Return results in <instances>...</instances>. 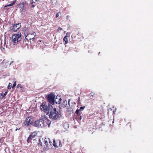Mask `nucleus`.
<instances>
[{
	"instance_id": "nucleus-30",
	"label": "nucleus",
	"mask_w": 153,
	"mask_h": 153,
	"mask_svg": "<svg viewBox=\"0 0 153 153\" xmlns=\"http://www.w3.org/2000/svg\"><path fill=\"white\" fill-rule=\"evenodd\" d=\"M65 125L67 126V127H68V125L67 123H65L64 124V126H65Z\"/></svg>"
},
{
	"instance_id": "nucleus-15",
	"label": "nucleus",
	"mask_w": 153,
	"mask_h": 153,
	"mask_svg": "<svg viewBox=\"0 0 153 153\" xmlns=\"http://www.w3.org/2000/svg\"><path fill=\"white\" fill-rule=\"evenodd\" d=\"M90 94L91 96H90L89 97L91 99H93L94 97H95L96 94L94 92H91Z\"/></svg>"
},
{
	"instance_id": "nucleus-41",
	"label": "nucleus",
	"mask_w": 153,
	"mask_h": 153,
	"mask_svg": "<svg viewBox=\"0 0 153 153\" xmlns=\"http://www.w3.org/2000/svg\"><path fill=\"white\" fill-rule=\"evenodd\" d=\"M113 112H115V111H113Z\"/></svg>"
},
{
	"instance_id": "nucleus-4",
	"label": "nucleus",
	"mask_w": 153,
	"mask_h": 153,
	"mask_svg": "<svg viewBox=\"0 0 153 153\" xmlns=\"http://www.w3.org/2000/svg\"><path fill=\"white\" fill-rule=\"evenodd\" d=\"M22 39V36L20 33L14 34L12 37L13 41L16 43L20 41Z\"/></svg>"
},
{
	"instance_id": "nucleus-35",
	"label": "nucleus",
	"mask_w": 153,
	"mask_h": 153,
	"mask_svg": "<svg viewBox=\"0 0 153 153\" xmlns=\"http://www.w3.org/2000/svg\"><path fill=\"white\" fill-rule=\"evenodd\" d=\"M81 118H82V117H81V116H80V120H81Z\"/></svg>"
},
{
	"instance_id": "nucleus-25",
	"label": "nucleus",
	"mask_w": 153,
	"mask_h": 153,
	"mask_svg": "<svg viewBox=\"0 0 153 153\" xmlns=\"http://www.w3.org/2000/svg\"><path fill=\"white\" fill-rule=\"evenodd\" d=\"M13 61H11L10 63H9V62H7L6 63V64H9V65H10L13 62Z\"/></svg>"
},
{
	"instance_id": "nucleus-22",
	"label": "nucleus",
	"mask_w": 153,
	"mask_h": 153,
	"mask_svg": "<svg viewBox=\"0 0 153 153\" xmlns=\"http://www.w3.org/2000/svg\"><path fill=\"white\" fill-rule=\"evenodd\" d=\"M12 85V84L11 83H9L8 86L7 88L9 89H10L11 88Z\"/></svg>"
},
{
	"instance_id": "nucleus-33",
	"label": "nucleus",
	"mask_w": 153,
	"mask_h": 153,
	"mask_svg": "<svg viewBox=\"0 0 153 153\" xmlns=\"http://www.w3.org/2000/svg\"><path fill=\"white\" fill-rule=\"evenodd\" d=\"M35 6L33 5H32L31 6V7H32V8H33Z\"/></svg>"
},
{
	"instance_id": "nucleus-6",
	"label": "nucleus",
	"mask_w": 153,
	"mask_h": 153,
	"mask_svg": "<svg viewBox=\"0 0 153 153\" xmlns=\"http://www.w3.org/2000/svg\"><path fill=\"white\" fill-rule=\"evenodd\" d=\"M25 29H27V28H25V31L24 32L25 35V39L27 40H29L31 39H34L35 36V33L34 32H33L31 34L28 33Z\"/></svg>"
},
{
	"instance_id": "nucleus-5",
	"label": "nucleus",
	"mask_w": 153,
	"mask_h": 153,
	"mask_svg": "<svg viewBox=\"0 0 153 153\" xmlns=\"http://www.w3.org/2000/svg\"><path fill=\"white\" fill-rule=\"evenodd\" d=\"M43 122L42 116L40 119L36 120L34 122V125L36 127L39 128L44 127V124H43Z\"/></svg>"
},
{
	"instance_id": "nucleus-12",
	"label": "nucleus",
	"mask_w": 153,
	"mask_h": 153,
	"mask_svg": "<svg viewBox=\"0 0 153 153\" xmlns=\"http://www.w3.org/2000/svg\"><path fill=\"white\" fill-rule=\"evenodd\" d=\"M37 133L35 132H33L31 134L30 136L28 137L27 141L28 142L30 140H32L34 137H35V136H36Z\"/></svg>"
},
{
	"instance_id": "nucleus-8",
	"label": "nucleus",
	"mask_w": 153,
	"mask_h": 153,
	"mask_svg": "<svg viewBox=\"0 0 153 153\" xmlns=\"http://www.w3.org/2000/svg\"><path fill=\"white\" fill-rule=\"evenodd\" d=\"M42 118L43 119V124H44V127L48 126L49 127L51 124V122L45 116H42Z\"/></svg>"
},
{
	"instance_id": "nucleus-31",
	"label": "nucleus",
	"mask_w": 153,
	"mask_h": 153,
	"mask_svg": "<svg viewBox=\"0 0 153 153\" xmlns=\"http://www.w3.org/2000/svg\"><path fill=\"white\" fill-rule=\"evenodd\" d=\"M20 87V88H22V87H21V85L19 84L17 86V87Z\"/></svg>"
},
{
	"instance_id": "nucleus-36",
	"label": "nucleus",
	"mask_w": 153,
	"mask_h": 153,
	"mask_svg": "<svg viewBox=\"0 0 153 153\" xmlns=\"http://www.w3.org/2000/svg\"><path fill=\"white\" fill-rule=\"evenodd\" d=\"M54 0H51V2H52V1H54Z\"/></svg>"
},
{
	"instance_id": "nucleus-17",
	"label": "nucleus",
	"mask_w": 153,
	"mask_h": 153,
	"mask_svg": "<svg viewBox=\"0 0 153 153\" xmlns=\"http://www.w3.org/2000/svg\"><path fill=\"white\" fill-rule=\"evenodd\" d=\"M16 1H14L12 2L10 4L7 5L5 6L4 7H9L13 5L15 3Z\"/></svg>"
},
{
	"instance_id": "nucleus-39",
	"label": "nucleus",
	"mask_w": 153,
	"mask_h": 153,
	"mask_svg": "<svg viewBox=\"0 0 153 153\" xmlns=\"http://www.w3.org/2000/svg\"><path fill=\"white\" fill-rule=\"evenodd\" d=\"M130 124V123H128V124Z\"/></svg>"
},
{
	"instance_id": "nucleus-9",
	"label": "nucleus",
	"mask_w": 153,
	"mask_h": 153,
	"mask_svg": "<svg viewBox=\"0 0 153 153\" xmlns=\"http://www.w3.org/2000/svg\"><path fill=\"white\" fill-rule=\"evenodd\" d=\"M48 140L49 141V144L48 143V141L44 139L43 138H42V141L43 142V143L45 144L46 146V148H44V150H45L46 149H48L51 146L52 143L50 141L49 139H48Z\"/></svg>"
},
{
	"instance_id": "nucleus-10",
	"label": "nucleus",
	"mask_w": 153,
	"mask_h": 153,
	"mask_svg": "<svg viewBox=\"0 0 153 153\" xmlns=\"http://www.w3.org/2000/svg\"><path fill=\"white\" fill-rule=\"evenodd\" d=\"M53 146L54 147H59L61 146L62 145L61 144V142L60 140H58L55 141V140H54L53 141Z\"/></svg>"
},
{
	"instance_id": "nucleus-37",
	"label": "nucleus",
	"mask_w": 153,
	"mask_h": 153,
	"mask_svg": "<svg viewBox=\"0 0 153 153\" xmlns=\"http://www.w3.org/2000/svg\"><path fill=\"white\" fill-rule=\"evenodd\" d=\"M74 118L76 119V117H74Z\"/></svg>"
},
{
	"instance_id": "nucleus-26",
	"label": "nucleus",
	"mask_w": 153,
	"mask_h": 153,
	"mask_svg": "<svg viewBox=\"0 0 153 153\" xmlns=\"http://www.w3.org/2000/svg\"><path fill=\"white\" fill-rule=\"evenodd\" d=\"M16 82L15 81V82L14 83V84L13 85L12 88H14L16 86Z\"/></svg>"
},
{
	"instance_id": "nucleus-19",
	"label": "nucleus",
	"mask_w": 153,
	"mask_h": 153,
	"mask_svg": "<svg viewBox=\"0 0 153 153\" xmlns=\"http://www.w3.org/2000/svg\"><path fill=\"white\" fill-rule=\"evenodd\" d=\"M39 144L42 146V143H43V142L42 141V139H39Z\"/></svg>"
},
{
	"instance_id": "nucleus-28",
	"label": "nucleus",
	"mask_w": 153,
	"mask_h": 153,
	"mask_svg": "<svg viewBox=\"0 0 153 153\" xmlns=\"http://www.w3.org/2000/svg\"><path fill=\"white\" fill-rule=\"evenodd\" d=\"M62 30V28H61V27H59L57 29V30L58 31H59V30Z\"/></svg>"
},
{
	"instance_id": "nucleus-24",
	"label": "nucleus",
	"mask_w": 153,
	"mask_h": 153,
	"mask_svg": "<svg viewBox=\"0 0 153 153\" xmlns=\"http://www.w3.org/2000/svg\"><path fill=\"white\" fill-rule=\"evenodd\" d=\"M37 1V0H30V2L31 4L35 3Z\"/></svg>"
},
{
	"instance_id": "nucleus-16",
	"label": "nucleus",
	"mask_w": 153,
	"mask_h": 153,
	"mask_svg": "<svg viewBox=\"0 0 153 153\" xmlns=\"http://www.w3.org/2000/svg\"><path fill=\"white\" fill-rule=\"evenodd\" d=\"M85 108V106H83L80 107L79 109H77V116L79 115V111L83 110Z\"/></svg>"
},
{
	"instance_id": "nucleus-7",
	"label": "nucleus",
	"mask_w": 153,
	"mask_h": 153,
	"mask_svg": "<svg viewBox=\"0 0 153 153\" xmlns=\"http://www.w3.org/2000/svg\"><path fill=\"white\" fill-rule=\"evenodd\" d=\"M21 26V23H18L17 24H13L10 27V30L16 32L17 30L19 29Z\"/></svg>"
},
{
	"instance_id": "nucleus-11",
	"label": "nucleus",
	"mask_w": 153,
	"mask_h": 153,
	"mask_svg": "<svg viewBox=\"0 0 153 153\" xmlns=\"http://www.w3.org/2000/svg\"><path fill=\"white\" fill-rule=\"evenodd\" d=\"M32 122V120L31 117H28L26 118L25 124L26 126H28L31 124Z\"/></svg>"
},
{
	"instance_id": "nucleus-27",
	"label": "nucleus",
	"mask_w": 153,
	"mask_h": 153,
	"mask_svg": "<svg viewBox=\"0 0 153 153\" xmlns=\"http://www.w3.org/2000/svg\"><path fill=\"white\" fill-rule=\"evenodd\" d=\"M78 99H79L77 101L78 102V104H79L80 105V104H81V103L80 102V97H78Z\"/></svg>"
},
{
	"instance_id": "nucleus-40",
	"label": "nucleus",
	"mask_w": 153,
	"mask_h": 153,
	"mask_svg": "<svg viewBox=\"0 0 153 153\" xmlns=\"http://www.w3.org/2000/svg\"><path fill=\"white\" fill-rule=\"evenodd\" d=\"M65 32H65H65H64V33H65Z\"/></svg>"
},
{
	"instance_id": "nucleus-23",
	"label": "nucleus",
	"mask_w": 153,
	"mask_h": 153,
	"mask_svg": "<svg viewBox=\"0 0 153 153\" xmlns=\"http://www.w3.org/2000/svg\"><path fill=\"white\" fill-rule=\"evenodd\" d=\"M67 105V101L66 100L63 101V106L64 107H65Z\"/></svg>"
},
{
	"instance_id": "nucleus-29",
	"label": "nucleus",
	"mask_w": 153,
	"mask_h": 153,
	"mask_svg": "<svg viewBox=\"0 0 153 153\" xmlns=\"http://www.w3.org/2000/svg\"><path fill=\"white\" fill-rule=\"evenodd\" d=\"M56 18H57L59 17V13H57L56 14Z\"/></svg>"
},
{
	"instance_id": "nucleus-18",
	"label": "nucleus",
	"mask_w": 153,
	"mask_h": 153,
	"mask_svg": "<svg viewBox=\"0 0 153 153\" xmlns=\"http://www.w3.org/2000/svg\"><path fill=\"white\" fill-rule=\"evenodd\" d=\"M19 5L21 6V8L22 9V10L24 8V3L23 2L20 3L19 4Z\"/></svg>"
},
{
	"instance_id": "nucleus-42",
	"label": "nucleus",
	"mask_w": 153,
	"mask_h": 153,
	"mask_svg": "<svg viewBox=\"0 0 153 153\" xmlns=\"http://www.w3.org/2000/svg\"><path fill=\"white\" fill-rule=\"evenodd\" d=\"M113 112H115V111H113Z\"/></svg>"
},
{
	"instance_id": "nucleus-32",
	"label": "nucleus",
	"mask_w": 153,
	"mask_h": 153,
	"mask_svg": "<svg viewBox=\"0 0 153 153\" xmlns=\"http://www.w3.org/2000/svg\"><path fill=\"white\" fill-rule=\"evenodd\" d=\"M69 19V16H67L66 17V19Z\"/></svg>"
},
{
	"instance_id": "nucleus-20",
	"label": "nucleus",
	"mask_w": 153,
	"mask_h": 153,
	"mask_svg": "<svg viewBox=\"0 0 153 153\" xmlns=\"http://www.w3.org/2000/svg\"><path fill=\"white\" fill-rule=\"evenodd\" d=\"M7 94V91H6L4 93H2L1 94V95L3 97H4Z\"/></svg>"
},
{
	"instance_id": "nucleus-1",
	"label": "nucleus",
	"mask_w": 153,
	"mask_h": 153,
	"mask_svg": "<svg viewBox=\"0 0 153 153\" xmlns=\"http://www.w3.org/2000/svg\"><path fill=\"white\" fill-rule=\"evenodd\" d=\"M55 96L53 94H51L48 96V99L50 102L52 104H54V101L56 104H59L61 103V99L60 97L58 96L56 97V98L54 100Z\"/></svg>"
},
{
	"instance_id": "nucleus-14",
	"label": "nucleus",
	"mask_w": 153,
	"mask_h": 153,
	"mask_svg": "<svg viewBox=\"0 0 153 153\" xmlns=\"http://www.w3.org/2000/svg\"><path fill=\"white\" fill-rule=\"evenodd\" d=\"M7 48V46L5 45V42L4 41V44L3 45L2 42H1V46L0 48L1 51H4L5 50V49Z\"/></svg>"
},
{
	"instance_id": "nucleus-34",
	"label": "nucleus",
	"mask_w": 153,
	"mask_h": 153,
	"mask_svg": "<svg viewBox=\"0 0 153 153\" xmlns=\"http://www.w3.org/2000/svg\"><path fill=\"white\" fill-rule=\"evenodd\" d=\"M20 129V128H16V131H17L18 130H19Z\"/></svg>"
},
{
	"instance_id": "nucleus-3",
	"label": "nucleus",
	"mask_w": 153,
	"mask_h": 153,
	"mask_svg": "<svg viewBox=\"0 0 153 153\" xmlns=\"http://www.w3.org/2000/svg\"><path fill=\"white\" fill-rule=\"evenodd\" d=\"M40 108L44 112L48 114L49 113L51 109L53 108V107L51 105H48L47 106L45 103H42L40 106Z\"/></svg>"
},
{
	"instance_id": "nucleus-21",
	"label": "nucleus",
	"mask_w": 153,
	"mask_h": 153,
	"mask_svg": "<svg viewBox=\"0 0 153 153\" xmlns=\"http://www.w3.org/2000/svg\"><path fill=\"white\" fill-rule=\"evenodd\" d=\"M57 2V1L56 0H54V1H52V4L54 5L56 4Z\"/></svg>"
},
{
	"instance_id": "nucleus-38",
	"label": "nucleus",
	"mask_w": 153,
	"mask_h": 153,
	"mask_svg": "<svg viewBox=\"0 0 153 153\" xmlns=\"http://www.w3.org/2000/svg\"><path fill=\"white\" fill-rule=\"evenodd\" d=\"M76 113V110L75 111V113Z\"/></svg>"
},
{
	"instance_id": "nucleus-13",
	"label": "nucleus",
	"mask_w": 153,
	"mask_h": 153,
	"mask_svg": "<svg viewBox=\"0 0 153 153\" xmlns=\"http://www.w3.org/2000/svg\"><path fill=\"white\" fill-rule=\"evenodd\" d=\"M70 35V33L69 32H68L66 34V35L64 37L63 39V40L65 42V44H67L68 43V39L67 38L68 37H69Z\"/></svg>"
},
{
	"instance_id": "nucleus-2",
	"label": "nucleus",
	"mask_w": 153,
	"mask_h": 153,
	"mask_svg": "<svg viewBox=\"0 0 153 153\" xmlns=\"http://www.w3.org/2000/svg\"><path fill=\"white\" fill-rule=\"evenodd\" d=\"M56 108L51 109L50 111V118L52 119L56 120L60 116V114L56 111Z\"/></svg>"
}]
</instances>
